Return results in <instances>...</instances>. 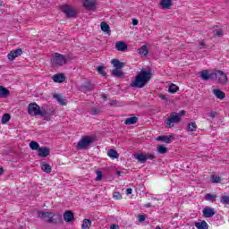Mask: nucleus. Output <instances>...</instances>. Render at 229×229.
Returning <instances> with one entry per match:
<instances>
[{"label":"nucleus","mask_w":229,"mask_h":229,"mask_svg":"<svg viewBox=\"0 0 229 229\" xmlns=\"http://www.w3.org/2000/svg\"><path fill=\"white\" fill-rule=\"evenodd\" d=\"M149 80H151V72L141 70L137 74L134 81H131V87H132V89H144Z\"/></svg>","instance_id":"obj_1"},{"label":"nucleus","mask_w":229,"mask_h":229,"mask_svg":"<svg viewBox=\"0 0 229 229\" xmlns=\"http://www.w3.org/2000/svg\"><path fill=\"white\" fill-rule=\"evenodd\" d=\"M38 217L52 225L62 223V215L55 214L54 212L38 211Z\"/></svg>","instance_id":"obj_2"},{"label":"nucleus","mask_w":229,"mask_h":229,"mask_svg":"<svg viewBox=\"0 0 229 229\" xmlns=\"http://www.w3.org/2000/svg\"><path fill=\"white\" fill-rule=\"evenodd\" d=\"M183 115H185V110H182L180 113H171L170 116L165 122L166 124L165 128H174V124H178V123L182 121Z\"/></svg>","instance_id":"obj_3"},{"label":"nucleus","mask_w":229,"mask_h":229,"mask_svg":"<svg viewBox=\"0 0 229 229\" xmlns=\"http://www.w3.org/2000/svg\"><path fill=\"white\" fill-rule=\"evenodd\" d=\"M28 114L30 115H46V111L45 110H40V106L37 105V103H32L30 104L28 106Z\"/></svg>","instance_id":"obj_4"},{"label":"nucleus","mask_w":229,"mask_h":229,"mask_svg":"<svg viewBox=\"0 0 229 229\" xmlns=\"http://www.w3.org/2000/svg\"><path fill=\"white\" fill-rule=\"evenodd\" d=\"M94 142V138L90 136H84L77 144L78 149H87Z\"/></svg>","instance_id":"obj_5"},{"label":"nucleus","mask_w":229,"mask_h":229,"mask_svg":"<svg viewBox=\"0 0 229 229\" xmlns=\"http://www.w3.org/2000/svg\"><path fill=\"white\" fill-rule=\"evenodd\" d=\"M51 62H52V64L55 66H62L67 64V60L65 59V56L58 53L55 54V56L51 60Z\"/></svg>","instance_id":"obj_6"},{"label":"nucleus","mask_w":229,"mask_h":229,"mask_svg":"<svg viewBox=\"0 0 229 229\" xmlns=\"http://www.w3.org/2000/svg\"><path fill=\"white\" fill-rule=\"evenodd\" d=\"M213 76H215L218 83H226L228 81V77L223 71H217Z\"/></svg>","instance_id":"obj_7"},{"label":"nucleus","mask_w":229,"mask_h":229,"mask_svg":"<svg viewBox=\"0 0 229 229\" xmlns=\"http://www.w3.org/2000/svg\"><path fill=\"white\" fill-rule=\"evenodd\" d=\"M22 55V49L17 48L16 50H12L8 55L7 58L10 60V62H13L15 58L21 56Z\"/></svg>","instance_id":"obj_8"},{"label":"nucleus","mask_w":229,"mask_h":229,"mask_svg":"<svg viewBox=\"0 0 229 229\" xmlns=\"http://www.w3.org/2000/svg\"><path fill=\"white\" fill-rule=\"evenodd\" d=\"M62 10L68 17H76V11L70 5H63Z\"/></svg>","instance_id":"obj_9"},{"label":"nucleus","mask_w":229,"mask_h":229,"mask_svg":"<svg viewBox=\"0 0 229 229\" xmlns=\"http://www.w3.org/2000/svg\"><path fill=\"white\" fill-rule=\"evenodd\" d=\"M202 214L204 217H214L216 216V210H214V208L208 206L203 208Z\"/></svg>","instance_id":"obj_10"},{"label":"nucleus","mask_w":229,"mask_h":229,"mask_svg":"<svg viewBox=\"0 0 229 229\" xmlns=\"http://www.w3.org/2000/svg\"><path fill=\"white\" fill-rule=\"evenodd\" d=\"M94 90V85L90 82H84L81 86V92H84V94H87V92H90Z\"/></svg>","instance_id":"obj_11"},{"label":"nucleus","mask_w":229,"mask_h":229,"mask_svg":"<svg viewBox=\"0 0 229 229\" xmlns=\"http://www.w3.org/2000/svg\"><path fill=\"white\" fill-rule=\"evenodd\" d=\"M83 6L86 10H96V1L95 0H84Z\"/></svg>","instance_id":"obj_12"},{"label":"nucleus","mask_w":229,"mask_h":229,"mask_svg":"<svg viewBox=\"0 0 229 229\" xmlns=\"http://www.w3.org/2000/svg\"><path fill=\"white\" fill-rule=\"evenodd\" d=\"M63 217L66 223H71V221L74 220V213L71 210L65 211Z\"/></svg>","instance_id":"obj_13"},{"label":"nucleus","mask_w":229,"mask_h":229,"mask_svg":"<svg viewBox=\"0 0 229 229\" xmlns=\"http://www.w3.org/2000/svg\"><path fill=\"white\" fill-rule=\"evenodd\" d=\"M38 157L44 158L46 157H49V149L47 147H41L38 149Z\"/></svg>","instance_id":"obj_14"},{"label":"nucleus","mask_w":229,"mask_h":229,"mask_svg":"<svg viewBox=\"0 0 229 229\" xmlns=\"http://www.w3.org/2000/svg\"><path fill=\"white\" fill-rule=\"evenodd\" d=\"M174 139V136L170 135V136H158L157 138V140H159L161 142H165V144H171V141Z\"/></svg>","instance_id":"obj_15"},{"label":"nucleus","mask_w":229,"mask_h":229,"mask_svg":"<svg viewBox=\"0 0 229 229\" xmlns=\"http://www.w3.org/2000/svg\"><path fill=\"white\" fill-rule=\"evenodd\" d=\"M55 83H64L65 81V75L64 73H57L53 76Z\"/></svg>","instance_id":"obj_16"},{"label":"nucleus","mask_w":229,"mask_h":229,"mask_svg":"<svg viewBox=\"0 0 229 229\" xmlns=\"http://www.w3.org/2000/svg\"><path fill=\"white\" fill-rule=\"evenodd\" d=\"M214 74H209L207 70H204L200 72V78L204 80V81H208V80H212Z\"/></svg>","instance_id":"obj_17"},{"label":"nucleus","mask_w":229,"mask_h":229,"mask_svg":"<svg viewBox=\"0 0 229 229\" xmlns=\"http://www.w3.org/2000/svg\"><path fill=\"white\" fill-rule=\"evenodd\" d=\"M136 123H139V118H137V116L126 118L124 121V124L127 126H131V124H136Z\"/></svg>","instance_id":"obj_18"},{"label":"nucleus","mask_w":229,"mask_h":229,"mask_svg":"<svg viewBox=\"0 0 229 229\" xmlns=\"http://www.w3.org/2000/svg\"><path fill=\"white\" fill-rule=\"evenodd\" d=\"M213 94L217 98V99H225V98H226V94L219 89H213Z\"/></svg>","instance_id":"obj_19"},{"label":"nucleus","mask_w":229,"mask_h":229,"mask_svg":"<svg viewBox=\"0 0 229 229\" xmlns=\"http://www.w3.org/2000/svg\"><path fill=\"white\" fill-rule=\"evenodd\" d=\"M107 156L109 157V158H111L112 160H115V158H119V153L117 152V150L111 148L107 151Z\"/></svg>","instance_id":"obj_20"},{"label":"nucleus","mask_w":229,"mask_h":229,"mask_svg":"<svg viewBox=\"0 0 229 229\" xmlns=\"http://www.w3.org/2000/svg\"><path fill=\"white\" fill-rule=\"evenodd\" d=\"M117 51H126L128 49V45L123 41H118L115 45Z\"/></svg>","instance_id":"obj_21"},{"label":"nucleus","mask_w":229,"mask_h":229,"mask_svg":"<svg viewBox=\"0 0 229 229\" xmlns=\"http://www.w3.org/2000/svg\"><path fill=\"white\" fill-rule=\"evenodd\" d=\"M111 64L115 69H123V67H124V63H121L118 59H113Z\"/></svg>","instance_id":"obj_22"},{"label":"nucleus","mask_w":229,"mask_h":229,"mask_svg":"<svg viewBox=\"0 0 229 229\" xmlns=\"http://www.w3.org/2000/svg\"><path fill=\"white\" fill-rule=\"evenodd\" d=\"M54 98L56 99L59 105H67V100L64 99L60 94H54Z\"/></svg>","instance_id":"obj_23"},{"label":"nucleus","mask_w":229,"mask_h":229,"mask_svg":"<svg viewBox=\"0 0 229 229\" xmlns=\"http://www.w3.org/2000/svg\"><path fill=\"white\" fill-rule=\"evenodd\" d=\"M172 3H173V0H161L160 4L162 8H164L165 10H167L171 8Z\"/></svg>","instance_id":"obj_24"},{"label":"nucleus","mask_w":229,"mask_h":229,"mask_svg":"<svg viewBox=\"0 0 229 229\" xmlns=\"http://www.w3.org/2000/svg\"><path fill=\"white\" fill-rule=\"evenodd\" d=\"M138 53L140 56H148L149 50H148V47L144 45L138 50Z\"/></svg>","instance_id":"obj_25"},{"label":"nucleus","mask_w":229,"mask_h":229,"mask_svg":"<svg viewBox=\"0 0 229 229\" xmlns=\"http://www.w3.org/2000/svg\"><path fill=\"white\" fill-rule=\"evenodd\" d=\"M8 96H10V90L3 86H0V98H8Z\"/></svg>","instance_id":"obj_26"},{"label":"nucleus","mask_w":229,"mask_h":229,"mask_svg":"<svg viewBox=\"0 0 229 229\" xmlns=\"http://www.w3.org/2000/svg\"><path fill=\"white\" fill-rule=\"evenodd\" d=\"M196 228L198 229H208V224L205 220L202 222H198L195 224Z\"/></svg>","instance_id":"obj_27"},{"label":"nucleus","mask_w":229,"mask_h":229,"mask_svg":"<svg viewBox=\"0 0 229 229\" xmlns=\"http://www.w3.org/2000/svg\"><path fill=\"white\" fill-rule=\"evenodd\" d=\"M100 28L104 33H110V26L106 21L100 23Z\"/></svg>","instance_id":"obj_28"},{"label":"nucleus","mask_w":229,"mask_h":229,"mask_svg":"<svg viewBox=\"0 0 229 229\" xmlns=\"http://www.w3.org/2000/svg\"><path fill=\"white\" fill-rule=\"evenodd\" d=\"M137 161L140 162L141 164H146V155L140 153L135 156Z\"/></svg>","instance_id":"obj_29"},{"label":"nucleus","mask_w":229,"mask_h":229,"mask_svg":"<svg viewBox=\"0 0 229 229\" xmlns=\"http://www.w3.org/2000/svg\"><path fill=\"white\" fill-rule=\"evenodd\" d=\"M41 169L42 171H44V173H47V174H49V173H51V165H49V164L47 163H43L41 164Z\"/></svg>","instance_id":"obj_30"},{"label":"nucleus","mask_w":229,"mask_h":229,"mask_svg":"<svg viewBox=\"0 0 229 229\" xmlns=\"http://www.w3.org/2000/svg\"><path fill=\"white\" fill-rule=\"evenodd\" d=\"M90 226H92V222L89 219H84L83 223L81 225L82 229H90Z\"/></svg>","instance_id":"obj_31"},{"label":"nucleus","mask_w":229,"mask_h":229,"mask_svg":"<svg viewBox=\"0 0 229 229\" xmlns=\"http://www.w3.org/2000/svg\"><path fill=\"white\" fill-rule=\"evenodd\" d=\"M39 147H40V145H38V142H37V141H30V148L33 151H38Z\"/></svg>","instance_id":"obj_32"},{"label":"nucleus","mask_w":229,"mask_h":229,"mask_svg":"<svg viewBox=\"0 0 229 229\" xmlns=\"http://www.w3.org/2000/svg\"><path fill=\"white\" fill-rule=\"evenodd\" d=\"M216 195L208 193L205 196L206 201H211V203H214L216 201Z\"/></svg>","instance_id":"obj_33"},{"label":"nucleus","mask_w":229,"mask_h":229,"mask_svg":"<svg viewBox=\"0 0 229 229\" xmlns=\"http://www.w3.org/2000/svg\"><path fill=\"white\" fill-rule=\"evenodd\" d=\"M112 74L115 78H121V76H123V72L121 70L115 68L114 70L112 71Z\"/></svg>","instance_id":"obj_34"},{"label":"nucleus","mask_w":229,"mask_h":229,"mask_svg":"<svg viewBox=\"0 0 229 229\" xmlns=\"http://www.w3.org/2000/svg\"><path fill=\"white\" fill-rule=\"evenodd\" d=\"M178 86L172 84L168 88V92H170V94H174L175 92H178Z\"/></svg>","instance_id":"obj_35"},{"label":"nucleus","mask_w":229,"mask_h":229,"mask_svg":"<svg viewBox=\"0 0 229 229\" xmlns=\"http://www.w3.org/2000/svg\"><path fill=\"white\" fill-rule=\"evenodd\" d=\"M188 130L189 131H196L198 130V126L196 125V123L191 122L188 124Z\"/></svg>","instance_id":"obj_36"},{"label":"nucleus","mask_w":229,"mask_h":229,"mask_svg":"<svg viewBox=\"0 0 229 229\" xmlns=\"http://www.w3.org/2000/svg\"><path fill=\"white\" fill-rule=\"evenodd\" d=\"M157 152H159L160 155H164L167 153V148L164 145H160L157 147Z\"/></svg>","instance_id":"obj_37"},{"label":"nucleus","mask_w":229,"mask_h":229,"mask_svg":"<svg viewBox=\"0 0 229 229\" xmlns=\"http://www.w3.org/2000/svg\"><path fill=\"white\" fill-rule=\"evenodd\" d=\"M11 119L10 114H4L2 116V124H6Z\"/></svg>","instance_id":"obj_38"},{"label":"nucleus","mask_w":229,"mask_h":229,"mask_svg":"<svg viewBox=\"0 0 229 229\" xmlns=\"http://www.w3.org/2000/svg\"><path fill=\"white\" fill-rule=\"evenodd\" d=\"M220 203L223 205H228L229 204V197L228 196H222L220 198Z\"/></svg>","instance_id":"obj_39"},{"label":"nucleus","mask_w":229,"mask_h":229,"mask_svg":"<svg viewBox=\"0 0 229 229\" xmlns=\"http://www.w3.org/2000/svg\"><path fill=\"white\" fill-rule=\"evenodd\" d=\"M211 181L213 182V183H219V182H221V177L217 175H212Z\"/></svg>","instance_id":"obj_40"},{"label":"nucleus","mask_w":229,"mask_h":229,"mask_svg":"<svg viewBox=\"0 0 229 229\" xmlns=\"http://www.w3.org/2000/svg\"><path fill=\"white\" fill-rule=\"evenodd\" d=\"M100 110L98 108L96 107H92L89 110V114H91V115H98V114H99Z\"/></svg>","instance_id":"obj_41"},{"label":"nucleus","mask_w":229,"mask_h":229,"mask_svg":"<svg viewBox=\"0 0 229 229\" xmlns=\"http://www.w3.org/2000/svg\"><path fill=\"white\" fill-rule=\"evenodd\" d=\"M113 198H114V199H123V195H121V193H119V191H114L113 193Z\"/></svg>","instance_id":"obj_42"},{"label":"nucleus","mask_w":229,"mask_h":229,"mask_svg":"<svg viewBox=\"0 0 229 229\" xmlns=\"http://www.w3.org/2000/svg\"><path fill=\"white\" fill-rule=\"evenodd\" d=\"M98 72L100 73L102 76H106V72H105V66H98Z\"/></svg>","instance_id":"obj_43"},{"label":"nucleus","mask_w":229,"mask_h":229,"mask_svg":"<svg viewBox=\"0 0 229 229\" xmlns=\"http://www.w3.org/2000/svg\"><path fill=\"white\" fill-rule=\"evenodd\" d=\"M146 157V162L148 160H155V154H145Z\"/></svg>","instance_id":"obj_44"},{"label":"nucleus","mask_w":229,"mask_h":229,"mask_svg":"<svg viewBox=\"0 0 229 229\" xmlns=\"http://www.w3.org/2000/svg\"><path fill=\"white\" fill-rule=\"evenodd\" d=\"M103 178V173H101V171H98L97 172V178L96 181L97 182H100V180Z\"/></svg>","instance_id":"obj_45"},{"label":"nucleus","mask_w":229,"mask_h":229,"mask_svg":"<svg viewBox=\"0 0 229 229\" xmlns=\"http://www.w3.org/2000/svg\"><path fill=\"white\" fill-rule=\"evenodd\" d=\"M143 221H146V215H140L139 216V222L143 223Z\"/></svg>","instance_id":"obj_46"},{"label":"nucleus","mask_w":229,"mask_h":229,"mask_svg":"<svg viewBox=\"0 0 229 229\" xmlns=\"http://www.w3.org/2000/svg\"><path fill=\"white\" fill-rule=\"evenodd\" d=\"M216 115H217V113L215 111H212L211 113H209L208 117H210L211 119H214Z\"/></svg>","instance_id":"obj_47"},{"label":"nucleus","mask_w":229,"mask_h":229,"mask_svg":"<svg viewBox=\"0 0 229 229\" xmlns=\"http://www.w3.org/2000/svg\"><path fill=\"white\" fill-rule=\"evenodd\" d=\"M199 47H200V49H203V47H207V45H205V41H200Z\"/></svg>","instance_id":"obj_48"},{"label":"nucleus","mask_w":229,"mask_h":229,"mask_svg":"<svg viewBox=\"0 0 229 229\" xmlns=\"http://www.w3.org/2000/svg\"><path fill=\"white\" fill-rule=\"evenodd\" d=\"M119 225H111L110 229H120Z\"/></svg>","instance_id":"obj_49"},{"label":"nucleus","mask_w":229,"mask_h":229,"mask_svg":"<svg viewBox=\"0 0 229 229\" xmlns=\"http://www.w3.org/2000/svg\"><path fill=\"white\" fill-rule=\"evenodd\" d=\"M132 192H133V190H131V188H129L126 190L127 196H130V194H131Z\"/></svg>","instance_id":"obj_50"},{"label":"nucleus","mask_w":229,"mask_h":229,"mask_svg":"<svg viewBox=\"0 0 229 229\" xmlns=\"http://www.w3.org/2000/svg\"><path fill=\"white\" fill-rule=\"evenodd\" d=\"M138 24H139V20L133 19V20H132V25H133V26H137Z\"/></svg>","instance_id":"obj_51"},{"label":"nucleus","mask_w":229,"mask_h":229,"mask_svg":"<svg viewBox=\"0 0 229 229\" xmlns=\"http://www.w3.org/2000/svg\"><path fill=\"white\" fill-rule=\"evenodd\" d=\"M216 35H217V37H223V31L216 30Z\"/></svg>","instance_id":"obj_52"},{"label":"nucleus","mask_w":229,"mask_h":229,"mask_svg":"<svg viewBox=\"0 0 229 229\" xmlns=\"http://www.w3.org/2000/svg\"><path fill=\"white\" fill-rule=\"evenodd\" d=\"M146 208H151V203L145 204Z\"/></svg>","instance_id":"obj_53"},{"label":"nucleus","mask_w":229,"mask_h":229,"mask_svg":"<svg viewBox=\"0 0 229 229\" xmlns=\"http://www.w3.org/2000/svg\"><path fill=\"white\" fill-rule=\"evenodd\" d=\"M160 98L161 99H164V100L167 99V97H165V95H161Z\"/></svg>","instance_id":"obj_54"},{"label":"nucleus","mask_w":229,"mask_h":229,"mask_svg":"<svg viewBox=\"0 0 229 229\" xmlns=\"http://www.w3.org/2000/svg\"><path fill=\"white\" fill-rule=\"evenodd\" d=\"M4 171V170L0 167V174H3Z\"/></svg>","instance_id":"obj_55"},{"label":"nucleus","mask_w":229,"mask_h":229,"mask_svg":"<svg viewBox=\"0 0 229 229\" xmlns=\"http://www.w3.org/2000/svg\"><path fill=\"white\" fill-rule=\"evenodd\" d=\"M116 174H118V176H121V171H117Z\"/></svg>","instance_id":"obj_56"},{"label":"nucleus","mask_w":229,"mask_h":229,"mask_svg":"<svg viewBox=\"0 0 229 229\" xmlns=\"http://www.w3.org/2000/svg\"><path fill=\"white\" fill-rule=\"evenodd\" d=\"M156 229H162L159 225L156 226Z\"/></svg>","instance_id":"obj_57"},{"label":"nucleus","mask_w":229,"mask_h":229,"mask_svg":"<svg viewBox=\"0 0 229 229\" xmlns=\"http://www.w3.org/2000/svg\"><path fill=\"white\" fill-rule=\"evenodd\" d=\"M102 98H104V99H106V96L105 95H102Z\"/></svg>","instance_id":"obj_58"},{"label":"nucleus","mask_w":229,"mask_h":229,"mask_svg":"<svg viewBox=\"0 0 229 229\" xmlns=\"http://www.w3.org/2000/svg\"><path fill=\"white\" fill-rule=\"evenodd\" d=\"M154 199H156L157 201H158V199L155 198Z\"/></svg>","instance_id":"obj_59"},{"label":"nucleus","mask_w":229,"mask_h":229,"mask_svg":"<svg viewBox=\"0 0 229 229\" xmlns=\"http://www.w3.org/2000/svg\"><path fill=\"white\" fill-rule=\"evenodd\" d=\"M3 4V3L0 2V6Z\"/></svg>","instance_id":"obj_60"}]
</instances>
